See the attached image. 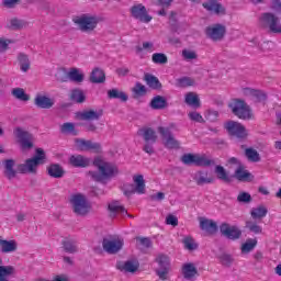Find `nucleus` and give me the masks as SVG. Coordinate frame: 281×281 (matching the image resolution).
Here are the masks:
<instances>
[{
    "instance_id": "1",
    "label": "nucleus",
    "mask_w": 281,
    "mask_h": 281,
    "mask_svg": "<svg viewBox=\"0 0 281 281\" xmlns=\"http://www.w3.org/2000/svg\"><path fill=\"white\" fill-rule=\"evenodd\" d=\"M93 166L98 168L99 172L89 171L88 175L91 177L92 181H97L98 183H106L109 179L117 175V167L111 162L104 161L100 157L94 158Z\"/></svg>"
},
{
    "instance_id": "43",
    "label": "nucleus",
    "mask_w": 281,
    "mask_h": 281,
    "mask_svg": "<svg viewBox=\"0 0 281 281\" xmlns=\"http://www.w3.org/2000/svg\"><path fill=\"white\" fill-rule=\"evenodd\" d=\"M245 156L247 157L248 161H251L252 164H258V161H260V154L254 148H246Z\"/></svg>"
},
{
    "instance_id": "14",
    "label": "nucleus",
    "mask_w": 281,
    "mask_h": 281,
    "mask_svg": "<svg viewBox=\"0 0 281 281\" xmlns=\"http://www.w3.org/2000/svg\"><path fill=\"white\" fill-rule=\"evenodd\" d=\"M75 148L77 150H90L91 153H102V145L92 140H87L83 138L75 139Z\"/></svg>"
},
{
    "instance_id": "49",
    "label": "nucleus",
    "mask_w": 281,
    "mask_h": 281,
    "mask_svg": "<svg viewBox=\"0 0 281 281\" xmlns=\"http://www.w3.org/2000/svg\"><path fill=\"white\" fill-rule=\"evenodd\" d=\"M151 61L155 65H166L168 63V56L164 53H154L151 55Z\"/></svg>"
},
{
    "instance_id": "63",
    "label": "nucleus",
    "mask_w": 281,
    "mask_h": 281,
    "mask_svg": "<svg viewBox=\"0 0 281 281\" xmlns=\"http://www.w3.org/2000/svg\"><path fill=\"white\" fill-rule=\"evenodd\" d=\"M136 240L137 243H139V245L146 247L147 249L151 245L150 239L148 237H136Z\"/></svg>"
},
{
    "instance_id": "30",
    "label": "nucleus",
    "mask_w": 281,
    "mask_h": 281,
    "mask_svg": "<svg viewBox=\"0 0 281 281\" xmlns=\"http://www.w3.org/2000/svg\"><path fill=\"white\" fill-rule=\"evenodd\" d=\"M184 102L188 106H193V109H199L201 106V100L194 92H188L184 97Z\"/></svg>"
},
{
    "instance_id": "17",
    "label": "nucleus",
    "mask_w": 281,
    "mask_h": 281,
    "mask_svg": "<svg viewBox=\"0 0 281 281\" xmlns=\"http://www.w3.org/2000/svg\"><path fill=\"white\" fill-rule=\"evenodd\" d=\"M202 7L206 12H211L212 14H216L217 16L221 14H225V7L218 0H206L202 3Z\"/></svg>"
},
{
    "instance_id": "27",
    "label": "nucleus",
    "mask_w": 281,
    "mask_h": 281,
    "mask_svg": "<svg viewBox=\"0 0 281 281\" xmlns=\"http://www.w3.org/2000/svg\"><path fill=\"white\" fill-rule=\"evenodd\" d=\"M150 106L155 111H161V109H166V106H168V101L161 95H156L151 99Z\"/></svg>"
},
{
    "instance_id": "35",
    "label": "nucleus",
    "mask_w": 281,
    "mask_h": 281,
    "mask_svg": "<svg viewBox=\"0 0 281 281\" xmlns=\"http://www.w3.org/2000/svg\"><path fill=\"white\" fill-rule=\"evenodd\" d=\"M108 98H110V100H120L121 102H126L128 100V95L117 89L109 90Z\"/></svg>"
},
{
    "instance_id": "47",
    "label": "nucleus",
    "mask_w": 281,
    "mask_h": 281,
    "mask_svg": "<svg viewBox=\"0 0 281 281\" xmlns=\"http://www.w3.org/2000/svg\"><path fill=\"white\" fill-rule=\"evenodd\" d=\"M172 1L175 0H157V5L161 8V10L158 11V16H166V10L172 5Z\"/></svg>"
},
{
    "instance_id": "32",
    "label": "nucleus",
    "mask_w": 281,
    "mask_h": 281,
    "mask_svg": "<svg viewBox=\"0 0 281 281\" xmlns=\"http://www.w3.org/2000/svg\"><path fill=\"white\" fill-rule=\"evenodd\" d=\"M215 175L220 181H223L224 183H232V177H229V173H227L225 167L217 165L215 167Z\"/></svg>"
},
{
    "instance_id": "45",
    "label": "nucleus",
    "mask_w": 281,
    "mask_h": 281,
    "mask_svg": "<svg viewBox=\"0 0 281 281\" xmlns=\"http://www.w3.org/2000/svg\"><path fill=\"white\" fill-rule=\"evenodd\" d=\"M18 61L20 63L21 71L30 70V58L24 53L18 55Z\"/></svg>"
},
{
    "instance_id": "61",
    "label": "nucleus",
    "mask_w": 281,
    "mask_h": 281,
    "mask_svg": "<svg viewBox=\"0 0 281 281\" xmlns=\"http://www.w3.org/2000/svg\"><path fill=\"white\" fill-rule=\"evenodd\" d=\"M166 224L167 225H172V227H177V225H179V218H177V216L169 214L166 217Z\"/></svg>"
},
{
    "instance_id": "41",
    "label": "nucleus",
    "mask_w": 281,
    "mask_h": 281,
    "mask_svg": "<svg viewBox=\"0 0 281 281\" xmlns=\"http://www.w3.org/2000/svg\"><path fill=\"white\" fill-rule=\"evenodd\" d=\"M146 85L150 87V89H161V82L159 79L150 74L145 75L144 78Z\"/></svg>"
},
{
    "instance_id": "24",
    "label": "nucleus",
    "mask_w": 281,
    "mask_h": 281,
    "mask_svg": "<svg viewBox=\"0 0 281 281\" xmlns=\"http://www.w3.org/2000/svg\"><path fill=\"white\" fill-rule=\"evenodd\" d=\"M89 80L92 85H101L106 80V75L104 74V70L94 68L90 74Z\"/></svg>"
},
{
    "instance_id": "26",
    "label": "nucleus",
    "mask_w": 281,
    "mask_h": 281,
    "mask_svg": "<svg viewBox=\"0 0 281 281\" xmlns=\"http://www.w3.org/2000/svg\"><path fill=\"white\" fill-rule=\"evenodd\" d=\"M235 179L237 181H251V179H254V176H251V172L245 170V167L243 165H239L238 168L235 170Z\"/></svg>"
},
{
    "instance_id": "52",
    "label": "nucleus",
    "mask_w": 281,
    "mask_h": 281,
    "mask_svg": "<svg viewBox=\"0 0 281 281\" xmlns=\"http://www.w3.org/2000/svg\"><path fill=\"white\" fill-rule=\"evenodd\" d=\"M177 85H178V87H181L182 89H184L186 87H193L194 79H192L190 77H182L177 80Z\"/></svg>"
},
{
    "instance_id": "54",
    "label": "nucleus",
    "mask_w": 281,
    "mask_h": 281,
    "mask_svg": "<svg viewBox=\"0 0 281 281\" xmlns=\"http://www.w3.org/2000/svg\"><path fill=\"white\" fill-rule=\"evenodd\" d=\"M156 260L160 269H168L170 267V259L166 255H159Z\"/></svg>"
},
{
    "instance_id": "2",
    "label": "nucleus",
    "mask_w": 281,
    "mask_h": 281,
    "mask_svg": "<svg viewBox=\"0 0 281 281\" xmlns=\"http://www.w3.org/2000/svg\"><path fill=\"white\" fill-rule=\"evenodd\" d=\"M46 159L45 150L43 148H36L35 156L26 159L24 164L19 165L18 170L22 175H36L38 167L43 166Z\"/></svg>"
},
{
    "instance_id": "3",
    "label": "nucleus",
    "mask_w": 281,
    "mask_h": 281,
    "mask_svg": "<svg viewBox=\"0 0 281 281\" xmlns=\"http://www.w3.org/2000/svg\"><path fill=\"white\" fill-rule=\"evenodd\" d=\"M74 23L83 34H93L100 23V18L93 14L83 13L72 19Z\"/></svg>"
},
{
    "instance_id": "44",
    "label": "nucleus",
    "mask_w": 281,
    "mask_h": 281,
    "mask_svg": "<svg viewBox=\"0 0 281 281\" xmlns=\"http://www.w3.org/2000/svg\"><path fill=\"white\" fill-rule=\"evenodd\" d=\"M143 137L146 143L151 142V144H155L157 142V133L150 127L143 130Z\"/></svg>"
},
{
    "instance_id": "18",
    "label": "nucleus",
    "mask_w": 281,
    "mask_h": 281,
    "mask_svg": "<svg viewBox=\"0 0 281 281\" xmlns=\"http://www.w3.org/2000/svg\"><path fill=\"white\" fill-rule=\"evenodd\" d=\"M200 228L202 229V232H205L207 236H214V234L218 232V225L216 224V222H214V220H207L205 217L200 218Z\"/></svg>"
},
{
    "instance_id": "64",
    "label": "nucleus",
    "mask_w": 281,
    "mask_h": 281,
    "mask_svg": "<svg viewBox=\"0 0 281 281\" xmlns=\"http://www.w3.org/2000/svg\"><path fill=\"white\" fill-rule=\"evenodd\" d=\"M40 281H69V277H67V274H57L53 280L41 279Z\"/></svg>"
},
{
    "instance_id": "38",
    "label": "nucleus",
    "mask_w": 281,
    "mask_h": 281,
    "mask_svg": "<svg viewBox=\"0 0 281 281\" xmlns=\"http://www.w3.org/2000/svg\"><path fill=\"white\" fill-rule=\"evenodd\" d=\"M71 100L77 104H82L87 100V94H85V91L81 89H74L71 91Z\"/></svg>"
},
{
    "instance_id": "20",
    "label": "nucleus",
    "mask_w": 281,
    "mask_h": 281,
    "mask_svg": "<svg viewBox=\"0 0 281 281\" xmlns=\"http://www.w3.org/2000/svg\"><path fill=\"white\" fill-rule=\"evenodd\" d=\"M48 177L52 179H63L65 177V169L58 164H50L46 168Z\"/></svg>"
},
{
    "instance_id": "56",
    "label": "nucleus",
    "mask_w": 281,
    "mask_h": 281,
    "mask_svg": "<svg viewBox=\"0 0 281 281\" xmlns=\"http://www.w3.org/2000/svg\"><path fill=\"white\" fill-rule=\"evenodd\" d=\"M188 115H189V119L192 120V122H199L200 124H203V122H205L201 113L196 111L189 112Z\"/></svg>"
},
{
    "instance_id": "11",
    "label": "nucleus",
    "mask_w": 281,
    "mask_h": 281,
    "mask_svg": "<svg viewBox=\"0 0 281 281\" xmlns=\"http://www.w3.org/2000/svg\"><path fill=\"white\" fill-rule=\"evenodd\" d=\"M102 247L106 254H119V251H122V247H124V239L120 237L103 238Z\"/></svg>"
},
{
    "instance_id": "57",
    "label": "nucleus",
    "mask_w": 281,
    "mask_h": 281,
    "mask_svg": "<svg viewBox=\"0 0 281 281\" xmlns=\"http://www.w3.org/2000/svg\"><path fill=\"white\" fill-rule=\"evenodd\" d=\"M182 56L184 60H196L198 58L196 52L190 49L182 50Z\"/></svg>"
},
{
    "instance_id": "51",
    "label": "nucleus",
    "mask_w": 281,
    "mask_h": 281,
    "mask_svg": "<svg viewBox=\"0 0 281 281\" xmlns=\"http://www.w3.org/2000/svg\"><path fill=\"white\" fill-rule=\"evenodd\" d=\"M196 158H198V155H194V154H184L182 157H181V161L182 164H184L186 166H192V164L194 166H196Z\"/></svg>"
},
{
    "instance_id": "16",
    "label": "nucleus",
    "mask_w": 281,
    "mask_h": 281,
    "mask_svg": "<svg viewBox=\"0 0 281 281\" xmlns=\"http://www.w3.org/2000/svg\"><path fill=\"white\" fill-rule=\"evenodd\" d=\"M220 232L223 236L229 240H238L243 236V232L236 226H229L227 223H223L220 226Z\"/></svg>"
},
{
    "instance_id": "39",
    "label": "nucleus",
    "mask_w": 281,
    "mask_h": 281,
    "mask_svg": "<svg viewBox=\"0 0 281 281\" xmlns=\"http://www.w3.org/2000/svg\"><path fill=\"white\" fill-rule=\"evenodd\" d=\"M11 95L15 98V100H20L21 102H29L30 95L25 93L23 88H13L11 91Z\"/></svg>"
},
{
    "instance_id": "7",
    "label": "nucleus",
    "mask_w": 281,
    "mask_h": 281,
    "mask_svg": "<svg viewBox=\"0 0 281 281\" xmlns=\"http://www.w3.org/2000/svg\"><path fill=\"white\" fill-rule=\"evenodd\" d=\"M224 128L231 135V137H237L238 139H245L247 137V128L241 123L236 121H227L224 123Z\"/></svg>"
},
{
    "instance_id": "9",
    "label": "nucleus",
    "mask_w": 281,
    "mask_h": 281,
    "mask_svg": "<svg viewBox=\"0 0 281 281\" xmlns=\"http://www.w3.org/2000/svg\"><path fill=\"white\" fill-rule=\"evenodd\" d=\"M260 23L263 27H269L272 34H281L280 19L273 13H263L260 18Z\"/></svg>"
},
{
    "instance_id": "21",
    "label": "nucleus",
    "mask_w": 281,
    "mask_h": 281,
    "mask_svg": "<svg viewBox=\"0 0 281 281\" xmlns=\"http://www.w3.org/2000/svg\"><path fill=\"white\" fill-rule=\"evenodd\" d=\"M182 276L184 280H192L199 276V270H196V266H194V263H184L182 266Z\"/></svg>"
},
{
    "instance_id": "23",
    "label": "nucleus",
    "mask_w": 281,
    "mask_h": 281,
    "mask_svg": "<svg viewBox=\"0 0 281 281\" xmlns=\"http://www.w3.org/2000/svg\"><path fill=\"white\" fill-rule=\"evenodd\" d=\"M193 180L196 186H205L207 183H214V178L210 177L207 171H198L195 172Z\"/></svg>"
},
{
    "instance_id": "40",
    "label": "nucleus",
    "mask_w": 281,
    "mask_h": 281,
    "mask_svg": "<svg viewBox=\"0 0 281 281\" xmlns=\"http://www.w3.org/2000/svg\"><path fill=\"white\" fill-rule=\"evenodd\" d=\"M216 162L214 159L207 158L205 155H198L195 166L202 167V168H210V166H214Z\"/></svg>"
},
{
    "instance_id": "25",
    "label": "nucleus",
    "mask_w": 281,
    "mask_h": 281,
    "mask_svg": "<svg viewBox=\"0 0 281 281\" xmlns=\"http://www.w3.org/2000/svg\"><path fill=\"white\" fill-rule=\"evenodd\" d=\"M119 271H125V273H135L139 269V263H135V261H125L117 263Z\"/></svg>"
},
{
    "instance_id": "34",
    "label": "nucleus",
    "mask_w": 281,
    "mask_h": 281,
    "mask_svg": "<svg viewBox=\"0 0 281 281\" xmlns=\"http://www.w3.org/2000/svg\"><path fill=\"white\" fill-rule=\"evenodd\" d=\"M91 161L89 158H86L83 156H71V166H75V168H87Z\"/></svg>"
},
{
    "instance_id": "28",
    "label": "nucleus",
    "mask_w": 281,
    "mask_h": 281,
    "mask_svg": "<svg viewBox=\"0 0 281 281\" xmlns=\"http://www.w3.org/2000/svg\"><path fill=\"white\" fill-rule=\"evenodd\" d=\"M55 76L59 82H69L71 80V68L60 67Z\"/></svg>"
},
{
    "instance_id": "48",
    "label": "nucleus",
    "mask_w": 281,
    "mask_h": 281,
    "mask_svg": "<svg viewBox=\"0 0 281 281\" xmlns=\"http://www.w3.org/2000/svg\"><path fill=\"white\" fill-rule=\"evenodd\" d=\"M256 245H258L257 239H247L246 243L241 245V254H249V251H254V249H256Z\"/></svg>"
},
{
    "instance_id": "59",
    "label": "nucleus",
    "mask_w": 281,
    "mask_h": 281,
    "mask_svg": "<svg viewBox=\"0 0 281 281\" xmlns=\"http://www.w3.org/2000/svg\"><path fill=\"white\" fill-rule=\"evenodd\" d=\"M239 203H251V194L247 192H240L237 196Z\"/></svg>"
},
{
    "instance_id": "36",
    "label": "nucleus",
    "mask_w": 281,
    "mask_h": 281,
    "mask_svg": "<svg viewBox=\"0 0 281 281\" xmlns=\"http://www.w3.org/2000/svg\"><path fill=\"white\" fill-rule=\"evenodd\" d=\"M14 160L13 159H7L4 161V175L9 179H14L16 177V170H14Z\"/></svg>"
},
{
    "instance_id": "5",
    "label": "nucleus",
    "mask_w": 281,
    "mask_h": 281,
    "mask_svg": "<svg viewBox=\"0 0 281 281\" xmlns=\"http://www.w3.org/2000/svg\"><path fill=\"white\" fill-rule=\"evenodd\" d=\"M13 134L21 150H31V148H34V136L30 134V132L24 131L21 127H16L13 131Z\"/></svg>"
},
{
    "instance_id": "55",
    "label": "nucleus",
    "mask_w": 281,
    "mask_h": 281,
    "mask_svg": "<svg viewBox=\"0 0 281 281\" xmlns=\"http://www.w3.org/2000/svg\"><path fill=\"white\" fill-rule=\"evenodd\" d=\"M132 91L135 93V95H146V86L137 82Z\"/></svg>"
},
{
    "instance_id": "22",
    "label": "nucleus",
    "mask_w": 281,
    "mask_h": 281,
    "mask_svg": "<svg viewBox=\"0 0 281 281\" xmlns=\"http://www.w3.org/2000/svg\"><path fill=\"white\" fill-rule=\"evenodd\" d=\"M34 103L38 109H52V106H54V100L43 94H37L34 99Z\"/></svg>"
},
{
    "instance_id": "60",
    "label": "nucleus",
    "mask_w": 281,
    "mask_h": 281,
    "mask_svg": "<svg viewBox=\"0 0 281 281\" xmlns=\"http://www.w3.org/2000/svg\"><path fill=\"white\" fill-rule=\"evenodd\" d=\"M12 44V40L0 38V53L8 52L9 45Z\"/></svg>"
},
{
    "instance_id": "15",
    "label": "nucleus",
    "mask_w": 281,
    "mask_h": 281,
    "mask_svg": "<svg viewBox=\"0 0 281 281\" xmlns=\"http://www.w3.org/2000/svg\"><path fill=\"white\" fill-rule=\"evenodd\" d=\"M101 115H102V111L90 109V110H83L81 112H76L75 120H79L80 122H98Z\"/></svg>"
},
{
    "instance_id": "10",
    "label": "nucleus",
    "mask_w": 281,
    "mask_h": 281,
    "mask_svg": "<svg viewBox=\"0 0 281 281\" xmlns=\"http://www.w3.org/2000/svg\"><path fill=\"white\" fill-rule=\"evenodd\" d=\"M225 34H227V27L223 24L217 23L205 29V35L214 43L223 41V38H225Z\"/></svg>"
},
{
    "instance_id": "8",
    "label": "nucleus",
    "mask_w": 281,
    "mask_h": 281,
    "mask_svg": "<svg viewBox=\"0 0 281 281\" xmlns=\"http://www.w3.org/2000/svg\"><path fill=\"white\" fill-rule=\"evenodd\" d=\"M133 181L135 184H130L124 190L125 196H132V194H146V181H144V176L135 175Z\"/></svg>"
},
{
    "instance_id": "29",
    "label": "nucleus",
    "mask_w": 281,
    "mask_h": 281,
    "mask_svg": "<svg viewBox=\"0 0 281 281\" xmlns=\"http://www.w3.org/2000/svg\"><path fill=\"white\" fill-rule=\"evenodd\" d=\"M268 212L269 210H267L265 205H259L251 209L250 216L251 218H254V221H261V218H265V216H267Z\"/></svg>"
},
{
    "instance_id": "62",
    "label": "nucleus",
    "mask_w": 281,
    "mask_h": 281,
    "mask_svg": "<svg viewBox=\"0 0 281 281\" xmlns=\"http://www.w3.org/2000/svg\"><path fill=\"white\" fill-rule=\"evenodd\" d=\"M21 3V0H2V4L4 8H16Z\"/></svg>"
},
{
    "instance_id": "50",
    "label": "nucleus",
    "mask_w": 281,
    "mask_h": 281,
    "mask_svg": "<svg viewBox=\"0 0 281 281\" xmlns=\"http://www.w3.org/2000/svg\"><path fill=\"white\" fill-rule=\"evenodd\" d=\"M8 27L9 30H23V27H25V22L13 18L10 20Z\"/></svg>"
},
{
    "instance_id": "4",
    "label": "nucleus",
    "mask_w": 281,
    "mask_h": 281,
    "mask_svg": "<svg viewBox=\"0 0 281 281\" xmlns=\"http://www.w3.org/2000/svg\"><path fill=\"white\" fill-rule=\"evenodd\" d=\"M228 109L232 113L236 115L239 120H251V108L240 99H233L228 103Z\"/></svg>"
},
{
    "instance_id": "6",
    "label": "nucleus",
    "mask_w": 281,
    "mask_h": 281,
    "mask_svg": "<svg viewBox=\"0 0 281 281\" xmlns=\"http://www.w3.org/2000/svg\"><path fill=\"white\" fill-rule=\"evenodd\" d=\"M74 212L78 216H87L91 212V204L87 198L80 193L72 195Z\"/></svg>"
},
{
    "instance_id": "12",
    "label": "nucleus",
    "mask_w": 281,
    "mask_h": 281,
    "mask_svg": "<svg viewBox=\"0 0 281 281\" xmlns=\"http://www.w3.org/2000/svg\"><path fill=\"white\" fill-rule=\"evenodd\" d=\"M130 12L133 19L140 21V23H150L153 21V18L148 14V10H146V7L142 3L134 4L130 9Z\"/></svg>"
},
{
    "instance_id": "53",
    "label": "nucleus",
    "mask_w": 281,
    "mask_h": 281,
    "mask_svg": "<svg viewBox=\"0 0 281 281\" xmlns=\"http://www.w3.org/2000/svg\"><path fill=\"white\" fill-rule=\"evenodd\" d=\"M246 227L249 232H252V234H262V226L258 225L256 222H246Z\"/></svg>"
},
{
    "instance_id": "19",
    "label": "nucleus",
    "mask_w": 281,
    "mask_h": 281,
    "mask_svg": "<svg viewBox=\"0 0 281 281\" xmlns=\"http://www.w3.org/2000/svg\"><path fill=\"white\" fill-rule=\"evenodd\" d=\"M245 95H248L254 102H267V93L262 90L246 88Z\"/></svg>"
},
{
    "instance_id": "33",
    "label": "nucleus",
    "mask_w": 281,
    "mask_h": 281,
    "mask_svg": "<svg viewBox=\"0 0 281 281\" xmlns=\"http://www.w3.org/2000/svg\"><path fill=\"white\" fill-rule=\"evenodd\" d=\"M14 273L13 266H0V281H10V277L14 276Z\"/></svg>"
},
{
    "instance_id": "13",
    "label": "nucleus",
    "mask_w": 281,
    "mask_h": 281,
    "mask_svg": "<svg viewBox=\"0 0 281 281\" xmlns=\"http://www.w3.org/2000/svg\"><path fill=\"white\" fill-rule=\"evenodd\" d=\"M158 133L162 137L164 146L166 148H179V140L175 139V135L172 134V131H170V127L159 126Z\"/></svg>"
},
{
    "instance_id": "37",
    "label": "nucleus",
    "mask_w": 281,
    "mask_h": 281,
    "mask_svg": "<svg viewBox=\"0 0 281 281\" xmlns=\"http://www.w3.org/2000/svg\"><path fill=\"white\" fill-rule=\"evenodd\" d=\"M182 245L187 251H196V249H199V244L192 236H186L182 239Z\"/></svg>"
},
{
    "instance_id": "42",
    "label": "nucleus",
    "mask_w": 281,
    "mask_h": 281,
    "mask_svg": "<svg viewBox=\"0 0 281 281\" xmlns=\"http://www.w3.org/2000/svg\"><path fill=\"white\" fill-rule=\"evenodd\" d=\"M71 82L82 85V82H85V72L78 68H71Z\"/></svg>"
},
{
    "instance_id": "58",
    "label": "nucleus",
    "mask_w": 281,
    "mask_h": 281,
    "mask_svg": "<svg viewBox=\"0 0 281 281\" xmlns=\"http://www.w3.org/2000/svg\"><path fill=\"white\" fill-rule=\"evenodd\" d=\"M220 262L224 267H232V262H234V258H232V255H222L220 257Z\"/></svg>"
},
{
    "instance_id": "31",
    "label": "nucleus",
    "mask_w": 281,
    "mask_h": 281,
    "mask_svg": "<svg viewBox=\"0 0 281 281\" xmlns=\"http://www.w3.org/2000/svg\"><path fill=\"white\" fill-rule=\"evenodd\" d=\"M16 241L15 240H5L1 239L0 240V249L2 254H10L12 251H16Z\"/></svg>"
},
{
    "instance_id": "46",
    "label": "nucleus",
    "mask_w": 281,
    "mask_h": 281,
    "mask_svg": "<svg viewBox=\"0 0 281 281\" xmlns=\"http://www.w3.org/2000/svg\"><path fill=\"white\" fill-rule=\"evenodd\" d=\"M109 212L112 214H127L126 209L120 205V202H112L108 205Z\"/></svg>"
}]
</instances>
